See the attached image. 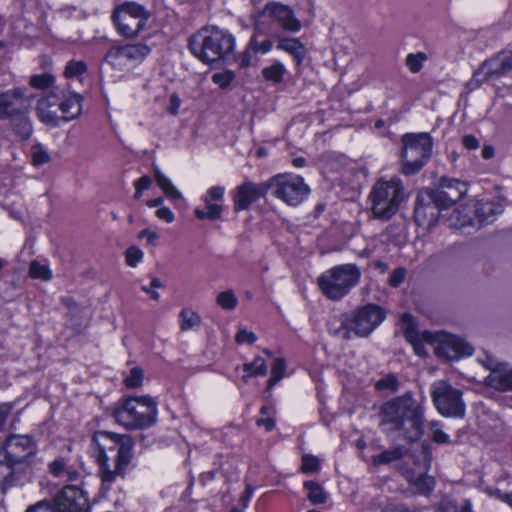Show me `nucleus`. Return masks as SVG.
I'll use <instances>...</instances> for the list:
<instances>
[{
  "label": "nucleus",
  "instance_id": "2f4dec72",
  "mask_svg": "<svg viewBox=\"0 0 512 512\" xmlns=\"http://www.w3.org/2000/svg\"><path fill=\"white\" fill-rule=\"evenodd\" d=\"M413 457L416 471H429L432 462V451L431 446L427 442L421 443L419 453Z\"/></svg>",
  "mask_w": 512,
  "mask_h": 512
},
{
  "label": "nucleus",
  "instance_id": "6ab92c4d",
  "mask_svg": "<svg viewBox=\"0 0 512 512\" xmlns=\"http://www.w3.org/2000/svg\"><path fill=\"white\" fill-rule=\"evenodd\" d=\"M271 189V182L253 183L245 181L237 187L234 195L235 211L247 210L257 199L264 197Z\"/></svg>",
  "mask_w": 512,
  "mask_h": 512
},
{
  "label": "nucleus",
  "instance_id": "7ed1b4c3",
  "mask_svg": "<svg viewBox=\"0 0 512 512\" xmlns=\"http://www.w3.org/2000/svg\"><path fill=\"white\" fill-rule=\"evenodd\" d=\"M234 37L216 27H205L189 38L192 54L204 63L234 59Z\"/></svg>",
  "mask_w": 512,
  "mask_h": 512
},
{
  "label": "nucleus",
  "instance_id": "f8f14e48",
  "mask_svg": "<svg viewBox=\"0 0 512 512\" xmlns=\"http://www.w3.org/2000/svg\"><path fill=\"white\" fill-rule=\"evenodd\" d=\"M423 337L428 342H437L435 353L439 357L447 360H457L463 356H469L473 353V347L462 338L445 334L424 332Z\"/></svg>",
  "mask_w": 512,
  "mask_h": 512
},
{
  "label": "nucleus",
  "instance_id": "f03ea898",
  "mask_svg": "<svg viewBox=\"0 0 512 512\" xmlns=\"http://www.w3.org/2000/svg\"><path fill=\"white\" fill-rule=\"evenodd\" d=\"M380 426L387 431H400L409 441H417L424 433V415L421 405L411 394L394 398L381 407Z\"/></svg>",
  "mask_w": 512,
  "mask_h": 512
},
{
  "label": "nucleus",
  "instance_id": "603ef678",
  "mask_svg": "<svg viewBox=\"0 0 512 512\" xmlns=\"http://www.w3.org/2000/svg\"><path fill=\"white\" fill-rule=\"evenodd\" d=\"M142 259L143 252L137 246H130L125 251V260L130 267H136Z\"/></svg>",
  "mask_w": 512,
  "mask_h": 512
},
{
  "label": "nucleus",
  "instance_id": "09e8293b",
  "mask_svg": "<svg viewBox=\"0 0 512 512\" xmlns=\"http://www.w3.org/2000/svg\"><path fill=\"white\" fill-rule=\"evenodd\" d=\"M399 381L394 374H388L385 377L378 380L375 384L377 390H392L398 389Z\"/></svg>",
  "mask_w": 512,
  "mask_h": 512
},
{
  "label": "nucleus",
  "instance_id": "9d476101",
  "mask_svg": "<svg viewBox=\"0 0 512 512\" xmlns=\"http://www.w3.org/2000/svg\"><path fill=\"white\" fill-rule=\"evenodd\" d=\"M11 464L30 465L37 453L35 440L29 435L14 434L7 437L1 447L0 454Z\"/></svg>",
  "mask_w": 512,
  "mask_h": 512
},
{
  "label": "nucleus",
  "instance_id": "8fccbe9b",
  "mask_svg": "<svg viewBox=\"0 0 512 512\" xmlns=\"http://www.w3.org/2000/svg\"><path fill=\"white\" fill-rule=\"evenodd\" d=\"M427 59V56L423 52H419L417 54H409L406 58V65L409 67L410 71L413 73H417L422 68V63Z\"/></svg>",
  "mask_w": 512,
  "mask_h": 512
},
{
  "label": "nucleus",
  "instance_id": "72a5a7b5",
  "mask_svg": "<svg viewBox=\"0 0 512 512\" xmlns=\"http://www.w3.org/2000/svg\"><path fill=\"white\" fill-rule=\"evenodd\" d=\"M16 464H11L5 458L0 460V485L12 486L16 482Z\"/></svg>",
  "mask_w": 512,
  "mask_h": 512
},
{
  "label": "nucleus",
  "instance_id": "13d9d810",
  "mask_svg": "<svg viewBox=\"0 0 512 512\" xmlns=\"http://www.w3.org/2000/svg\"><path fill=\"white\" fill-rule=\"evenodd\" d=\"M256 340H257V336L253 332L248 331L246 329H240L237 332L236 337H235V341L238 344L248 343V344L252 345L256 342Z\"/></svg>",
  "mask_w": 512,
  "mask_h": 512
},
{
  "label": "nucleus",
  "instance_id": "b1692460",
  "mask_svg": "<svg viewBox=\"0 0 512 512\" xmlns=\"http://www.w3.org/2000/svg\"><path fill=\"white\" fill-rule=\"evenodd\" d=\"M427 472L428 471H416V469L406 472L408 482L415 487L417 492L423 495L430 494L436 484L434 477L429 476Z\"/></svg>",
  "mask_w": 512,
  "mask_h": 512
},
{
  "label": "nucleus",
  "instance_id": "680f3d73",
  "mask_svg": "<svg viewBox=\"0 0 512 512\" xmlns=\"http://www.w3.org/2000/svg\"><path fill=\"white\" fill-rule=\"evenodd\" d=\"M462 144L467 150H476L480 147L478 139L471 134L462 137Z\"/></svg>",
  "mask_w": 512,
  "mask_h": 512
},
{
  "label": "nucleus",
  "instance_id": "423d86ee",
  "mask_svg": "<svg viewBox=\"0 0 512 512\" xmlns=\"http://www.w3.org/2000/svg\"><path fill=\"white\" fill-rule=\"evenodd\" d=\"M361 271L355 264L336 266L318 278L323 294L331 300L343 298L360 279Z\"/></svg>",
  "mask_w": 512,
  "mask_h": 512
},
{
  "label": "nucleus",
  "instance_id": "7c9ffc66",
  "mask_svg": "<svg viewBox=\"0 0 512 512\" xmlns=\"http://www.w3.org/2000/svg\"><path fill=\"white\" fill-rule=\"evenodd\" d=\"M303 486L308 491L307 498L312 504L318 505L326 503L328 498L327 493L319 483L309 480L305 481Z\"/></svg>",
  "mask_w": 512,
  "mask_h": 512
},
{
  "label": "nucleus",
  "instance_id": "79ce46f5",
  "mask_svg": "<svg viewBox=\"0 0 512 512\" xmlns=\"http://www.w3.org/2000/svg\"><path fill=\"white\" fill-rule=\"evenodd\" d=\"M181 330L186 331L200 325L201 317L194 311L183 309L180 312Z\"/></svg>",
  "mask_w": 512,
  "mask_h": 512
},
{
  "label": "nucleus",
  "instance_id": "37998d69",
  "mask_svg": "<svg viewBox=\"0 0 512 512\" xmlns=\"http://www.w3.org/2000/svg\"><path fill=\"white\" fill-rule=\"evenodd\" d=\"M29 274L32 278L42 279L44 281H48L52 278V273L49 267L36 260L31 262Z\"/></svg>",
  "mask_w": 512,
  "mask_h": 512
},
{
  "label": "nucleus",
  "instance_id": "1a4fd4ad",
  "mask_svg": "<svg viewBox=\"0 0 512 512\" xmlns=\"http://www.w3.org/2000/svg\"><path fill=\"white\" fill-rule=\"evenodd\" d=\"M385 319V311L376 304H367L358 308L353 317L337 331L343 339L350 338L353 331L359 337H367Z\"/></svg>",
  "mask_w": 512,
  "mask_h": 512
},
{
  "label": "nucleus",
  "instance_id": "f3484780",
  "mask_svg": "<svg viewBox=\"0 0 512 512\" xmlns=\"http://www.w3.org/2000/svg\"><path fill=\"white\" fill-rule=\"evenodd\" d=\"M29 103L30 99L21 88L0 93V119H10L27 114Z\"/></svg>",
  "mask_w": 512,
  "mask_h": 512
},
{
  "label": "nucleus",
  "instance_id": "412c9836",
  "mask_svg": "<svg viewBox=\"0 0 512 512\" xmlns=\"http://www.w3.org/2000/svg\"><path fill=\"white\" fill-rule=\"evenodd\" d=\"M502 212L503 206L500 203L481 200L475 205L474 218L469 219L467 222L464 221V224L481 227L492 223L495 217Z\"/></svg>",
  "mask_w": 512,
  "mask_h": 512
},
{
  "label": "nucleus",
  "instance_id": "4d7b16f0",
  "mask_svg": "<svg viewBox=\"0 0 512 512\" xmlns=\"http://www.w3.org/2000/svg\"><path fill=\"white\" fill-rule=\"evenodd\" d=\"M235 78V75L232 71H226L223 73H215L212 76V80L215 84L219 85L221 88H226Z\"/></svg>",
  "mask_w": 512,
  "mask_h": 512
},
{
  "label": "nucleus",
  "instance_id": "6e6d98bb",
  "mask_svg": "<svg viewBox=\"0 0 512 512\" xmlns=\"http://www.w3.org/2000/svg\"><path fill=\"white\" fill-rule=\"evenodd\" d=\"M49 472L55 477H61L65 475L67 470L66 461L64 458L59 457L52 461L49 466Z\"/></svg>",
  "mask_w": 512,
  "mask_h": 512
},
{
  "label": "nucleus",
  "instance_id": "e433bc0d",
  "mask_svg": "<svg viewBox=\"0 0 512 512\" xmlns=\"http://www.w3.org/2000/svg\"><path fill=\"white\" fill-rule=\"evenodd\" d=\"M285 371V360L283 358H276L272 365L271 377L267 382V388L271 389L273 386H275L285 376Z\"/></svg>",
  "mask_w": 512,
  "mask_h": 512
},
{
  "label": "nucleus",
  "instance_id": "c756f323",
  "mask_svg": "<svg viewBox=\"0 0 512 512\" xmlns=\"http://www.w3.org/2000/svg\"><path fill=\"white\" fill-rule=\"evenodd\" d=\"M154 178L158 186L169 198L172 200L182 199V194L158 168H154Z\"/></svg>",
  "mask_w": 512,
  "mask_h": 512
},
{
  "label": "nucleus",
  "instance_id": "5fc2aeb1",
  "mask_svg": "<svg viewBox=\"0 0 512 512\" xmlns=\"http://www.w3.org/2000/svg\"><path fill=\"white\" fill-rule=\"evenodd\" d=\"M272 45V42L268 39L259 42L257 33H255L250 40V48L253 50L254 53H267L271 50Z\"/></svg>",
  "mask_w": 512,
  "mask_h": 512
},
{
  "label": "nucleus",
  "instance_id": "a19ab883",
  "mask_svg": "<svg viewBox=\"0 0 512 512\" xmlns=\"http://www.w3.org/2000/svg\"><path fill=\"white\" fill-rule=\"evenodd\" d=\"M284 72V66L281 63L276 62L269 67H265L262 70V76L267 81H271L273 83H280L283 80Z\"/></svg>",
  "mask_w": 512,
  "mask_h": 512
},
{
  "label": "nucleus",
  "instance_id": "c85d7f7f",
  "mask_svg": "<svg viewBox=\"0 0 512 512\" xmlns=\"http://www.w3.org/2000/svg\"><path fill=\"white\" fill-rule=\"evenodd\" d=\"M10 119L12 120L13 131L16 135L22 140H27L31 137L33 128L27 114L18 115Z\"/></svg>",
  "mask_w": 512,
  "mask_h": 512
},
{
  "label": "nucleus",
  "instance_id": "0e129e2a",
  "mask_svg": "<svg viewBox=\"0 0 512 512\" xmlns=\"http://www.w3.org/2000/svg\"><path fill=\"white\" fill-rule=\"evenodd\" d=\"M181 105V100L180 98L178 97V95L176 93H173L171 96H170V99H169V106L167 108V111L171 114V115H177L178 114V111H179V107Z\"/></svg>",
  "mask_w": 512,
  "mask_h": 512
},
{
  "label": "nucleus",
  "instance_id": "de8ad7c7",
  "mask_svg": "<svg viewBox=\"0 0 512 512\" xmlns=\"http://www.w3.org/2000/svg\"><path fill=\"white\" fill-rule=\"evenodd\" d=\"M143 370L139 367H134L131 369L130 374L125 379V385L128 388H138L142 385L143 382Z\"/></svg>",
  "mask_w": 512,
  "mask_h": 512
},
{
  "label": "nucleus",
  "instance_id": "cd10ccee",
  "mask_svg": "<svg viewBox=\"0 0 512 512\" xmlns=\"http://www.w3.org/2000/svg\"><path fill=\"white\" fill-rule=\"evenodd\" d=\"M150 49L144 44L124 45L116 49V55L127 59H141L148 55Z\"/></svg>",
  "mask_w": 512,
  "mask_h": 512
},
{
  "label": "nucleus",
  "instance_id": "4468645a",
  "mask_svg": "<svg viewBox=\"0 0 512 512\" xmlns=\"http://www.w3.org/2000/svg\"><path fill=\"white\" fill-rule=\"evenodd\" d=\"M56 512H89L90 505L86 493L77 485H66L52 502Z\"/></svg>",
  "mask_w": 512,
  "mask_h": 512
},
{
  "label": "nucleus",
  "instance_id": "e2e57ef3",
  "mask_svg": "<svg viewBox=\"0 0 512 512\" xmlns=\"http://www.w3.org/2000/svg\"><path fill=\"white\" fill-rule=\"evenodd\" d=\"M156 216L167 223H171L175 219L174 213L168 207H160L156 211Z\"/></svg>",
  "mask_w": 512,
  "mask_h": 512
},
{
  "label": "nucleus",
  "instance_id": "f704fd0d",
  "mask_svg": "<svg viewBox=\"0 0 512 512\" xmlns=\"http://www.w3.org/2000/svg\"><path fill=\"white\" fill-rule=\"evenodd\" d=\"M114 13L128 14L130 16H133V18L143 20L144 24H146V21L149 17V14L145 10V8L142 5L137 4L135 2L124 3L119 8H117Z\"/></svg>",
  "mask_w": 512,
  "mask_h": 512
},
{
  "label": "nucleus",
  "instance_id": "864d4df0",
  "mask_svg": "<svg viewBox=\"0 0 512 512\" xmlns=\"http://www.w3.org/2000/svg\"><path fill=\"white\" fill-rule=\"evenodd\" d=\"M320 468V463L317 457L312 455H304L302 457V465L301 470L304 473H313L317 472Z\"/></svg>",
  "mask_w": 512,
  "mask_h": 512
},
{
  "label": "nucleus",
  "instance_id": "9b49d317",
  "mask_svg": "<svg viewBox=\"0 0 512 512\" xmlns=\"http://www.w3.org/2000/svg\"><path fill=\"white\" fill-rule=\"evenodd\" d=\"M268 182H271L274 195L289 205L299 204L310 191L300 176L280 174Z\"/></svg>",
  "mask_w": 512,
  "mask_h": 512
},
{
  "label": "nucleus",
  "instance_id": "338daca9",
  "mask_svg": "<svg viewBox=\"0 0 512 512\" xmlns=\"http://www.w3.org/2000/svg\"><path fill=\"white\" fill-rule=\"evenodd\" d=\"M223 194H224L223 187L214 186L207 191V196L205 198H207L209 201L210 200H219L223 197Z\"/></svg>",
  "mask_w": 512,
  "mask_h": 512
},
{
  "label": "nucleus",
  "instance_id": "c03bdc74",
  "mask_svg": "<svg viewBox=\"0 0 512 512\" xmlns=\"http://www.w3.org/2000/svg\"><path fill=\"white\" fill-rule=\"evenodd\" d=\"M31 150L32 164L34 166H40L50 161V155L41 144L33 145Z\"/></svg>",
  "mask_w": 512,
  "mask_h": 512
},
{
  "label": "nucleus",
  "instance_id": "4c0bfd02",
  "mask_svg": "<svg viewBox=\"0 0 512 512\" xmlns=\"http://www.w3.org/2000/svg\"><path fill=\"white\" fill-rule=\"evenodd\" d=\"M405 337L412 344L414 352L418 356L422 358L428 356V352L425 348L424 343L420 339H418L417 332L412 326L408 325V327L406 328Z\"/></svg>",
  "mask_w": 512,
  "mask_h": 512
},
{
  "label": "nucleus",
  "instance_id": "393cba45",
  "mask_svg": "<svg viewBox=\"0 0 512 512\" xmlns=\"http://www.w3.org/2000/svg\"><path fill=\"white\" fill-rule=\"evenodd\" d=\"M82 96L79 94H73L65 101L59 103L60 110L63 116L60 118L63 121H70L77 118L82 112Z\"/></svg>",
  "mask_w": 512,
  "mask_h": 512
},
{
  "label": "nucleus",
  "instance_id": "a211bd4d",
  "mask_svg": "<svg viewBox=\"0 0 512 512\" xmlns=\"http://www.w3.org/2000/svg\"><path fill=\"white\" fill-rule=\"evenodd\" d=\"M484 365L490 370L485 378L487 386L498 391H512V367L506 362H497L487 357Z\"/></svg>",
  "mask_w": 512,
  "mask_h": 512
},
{
  "label": "nucleus",
  "instance_id": "dca6fc26",
  "mask_svg": "<svg viewBox=\"0 0 512 512\" xmlns=\"http://www.w3.org/2000/svg\"><path fill=\"white\" fill-rule=\"evenodd\" d=\"M429 190L432 191L438 204L447 209L466 195L468 187L463 181L442 177L439 185L434 189L429 188Z\"/></svg>",
  "mask_w": 512,
  "mask_h": 512
},
{
  "label": "nucleus",
  "instance_id": "69168bd1",
  "mask_svg": "<svg viewBox=\"0 0 512 512\" xmlns=\"http://www.w3.org/2000/svg\"><path fill=\"white\" fill-rule=\"evenodd\" d=\"M256 53L253 52V50L250 48V44L248 45L247 49L243 52V54L240 57V67H248L252 65V58Z\"/></svg>",
  "mask_w": 512,
  "mask_h": 512
},
{
  "label": "nucleus",
  "instance_id": "bf43d9fd",
  "mask_svg": "<svg viewBox=\"0 0 512 512\" xmlns=\"http://www.w3.org/2000/svg\"><path fill=\"white\" fill-rule=\"evenodd\" d=\"M406 277V269L399 267L395 269L389 277V285L392 287H398L404 281Z\"/></svg>",
  "mask_w": 512,
  "mask_h": 512
},
{
  "label": "nucleus",
  "instance_id": "4be33fe9",
  "mask_svg": "<svg viewBox=\"0 0 512 512\" xmlns=\"http://www.w3.org/2000/svg\"><path fill=\"white\" fill-rule=\"evenodd\" d=\"M59 104V98L51 93L41 98L37 103V115L45 125L56 127L59 125L60 117L57 115L55 107Z\"/></svg>",
  "mask_w": 512,
  "mask_h": 512
},
{
  "label": "nucleus",
  "instance_id": "2eb2a0df",
  "mask_svg": "<svg viewBox=\"0 0 512 512\" xmlns=\"http://www.w3.org/2000/svg\"><path fill=\"white\" fill-rule=\"evenodd\" d=\"M444 209L442 205L438 204L432 191L427 189L421 190L415 202L414 219L419 226H433L440 216V211Z\"/></svg>",
  "mask_w": 512,
  "mask_h": 512
},
{
  "label": "nucleus",
  "instance_id": "aec40b11",
  "mask_svg": "<svg viewBox=\"0 0 512 512\" xmlns=\"http://www.w3.org/2000/svg\"><path fill=\"white\" fill-rule=\"evenodd\" d=\"M264 11L275 18L281 27L290 32H298L301 29V22L295 17L289 6L280 3H269Z\"/></svg>",
  "mask_w": 512,
  "mask_h": 512
},
{
  "label": "nucleus",
  "instance_id": "0eeeda50",
  "mask_svg": "<svg viewBox=\"0 0 512 512\" xmlns=\"http://www.w3.org/2000/svg\"><path fill=\"white\" fill-rule=\"evenodd\" d=\"M372 212L376 218L390 219L398 211L404 198V188L399 179L378 181L370 193Z\"/></svg>",
  "mask_w": 512,
  "mask_h": 512
},
{
  "label": "nucleus",
  "instance_id": "58836bf2",
  "mask_svg": "<svg viewBox=\"0 0 512 512\" xmlns=\"http://www.w3.org/2000/svg\"><path fill=\"white\" fill-rule=\"evenodd\" d=\"M437 512H473L471 502L465 500L461 507L458 506L457 502L451 499L443 500L437 509Z\"/></svg>",
  "mask_w": 512,
  "mask_h": 512
},
{
  "label": "nucleus",
  "instance_id": "3c124183",
  "mask_svg": "<svg viewBox=\"0 0 512 512\" xmlns=\"http://www.w3.org/2000/svg\"><path fill=\"white\" fill-rule=\"evenodd\" d=\"M429 427L432 432V439L438 444H446L449 442V437L441 429V424L438 421L429 422Z\"/></svg>",
  "mask_w": 512,
  "mask_h": 512
},
{
  "label": "nucleus",
  "instance_id": "a878e982",
  "mask_svg": "<svg viewBox=\"0 0 512 512\" xmlns=\"http://www.w3.org/2000/svg\"><path fill=\"white\" fill-rule=\"evenodd\" d=\"M278 48L292 54L297 65H300L305 58V48L298 39H281Z\"/></svg>",
  "mask_w": 512,
  "mask_h": 512
},
{
  "label": "nucleus",
  "instance_id": "ea45409f",
  "mask_svg": "<svg viewBox=\"0 0 512 512\" xmlns=\"http://www.w3.org/2000/svg\"><path fill=\"white\" fill-rule=\"evenodd\" d=\"M216 303L225 310H234L238 305V298L233 290L228 289L220 292L216 297Z\"/></svg>",
  "mask_w": 512,
  "mask_h": 512
},
{
  "label": "nucleus",
  "instance_id": "5701e85b",
  "mask_svg": "<svg viewBox=\"0 0 512 512\" xmlns=\"http://www.w3.org/2000/svg\"><path fill=\"white\" fill-rule=\"evenodd\" d=\"M113 21L118 31L126 37H135L144 28V21L128 14L113 13Z\"/></svg>",
  "mask_w": 512,
  "mask_h": 512
},
{
  "label": "nucleus",
  "instance_id": "473e14b6",
  "mask_svg": "<svg viewBox=\"0 0 512 512\" xmlns=\"http://www.w3.org/2000/svg\"><path fill=\"white\" fill-rule=\"evenodd\" d=\"M243 370L246 375L242 377V380L246 383L251 376H264L267 373V365L265 360L258 356L252 362L245 363Z\"/></svg>",
  "mask_w": 512,
  "mask_h": 512
},
{
  "label": "nucleus",
  "instance_id": "bb28decb",
  "mask_svg": "<svg viewBox=\"0 0 512 512\" xmlns=\"http://www.w3.org/2000/svg\"><path fill=\"white\" fill-rule=\"evenodd\" d=\"M406 449L402 446L394 447L390 450H385L378 455L372 457V463L378 467L380 465H387L392 462L400 460L405 455Z\"/></svg>",
  "mask_w": 512,
  "mask_h": 512
},
{
  "label": "nucleus",
  "instance_id": "6e6552de",
  "mask_svg": "<svg viewBox=\"0 0 512 512\" xmlns=\"http://www.w3.org/2000/svg\"><path fill=\"white\" fill-rule=\"evenodd\" d=\"M512 78V50H504L485 60L473 73L467 83L470 90L487 81H500Z\"/></svg>",
  "mask_w": 512,
  "mask_h": 512
},
{
  "label": "nucleus",
  "instance_id": "20e7f679",
  "mask_svg": "<svg viewBox=\"0 0 512 512\" xmlns=\"http://www.w3.org/2000/svg\"><path fill=\"white\" fill-rule=\"evenodd\" d=\"M115 420L128 429H144L157 421V403L150 396L129 397L115 409Z\"/></svg>",
  "mask_w": 512,
  "mask_h": 512
},
{
  "label": "nucleus",
  "instance_id": "774afa93",
  "mask_svg": "<svg viewBox=\"0 0 512 512\" xmlns=\"http://www.w3.org/2000/svg\"><path fill=\"white\" fill-rule=\"evenodd\" d=\"M139 238H147L148 244L155 245L156 240L159 238L158 234L150 229H143L139 235Z\"/></svg>",
  "mask_w": 512,
  "mask_h": 512
},
{
  "label": "nucleus",
  "instance_id": "c9c22d12",
  "mask_svg": "<svg viewBox=\"0 0 512 512\" xmlns=\"http://www.w3.org/2000/svg\"><path fill=\"white\" fill-rule=\"evenodd\" d=\"M204 201L207 203V207L205 209H195L194 213L195 216L202 220V219H210V220H217L220 218L222 213V206L219 204H212L209 202L207 198L204 199Z\"/></svg>",
  "mask_w": 512,
  "mask_h": 512
},
{
  "label": "nucleus",
  "instance_id": "ddd939ff",
  "mask_svg": "<svg viewBox=\"0 0 512 512\" xmlns=\"http://www.w3.org/2000/svg\"><path fill=\"white\" fill-rule=\"evenodd\" d=\"M462 392L445 382L435 385L432 397L437 410L444 416L463 417L465 404L462 401Z\"/></svg>",
  "mask_w": 512,
  "mask_h": 512
},
{
  "label": "nucleus",
  "instance_id": "39448f33",
  "mask_svg": "<svg viewBox=\"0 0 512 512\" xmlns=\"http://www.w3.org/2000/svg\"><path fill=\"white\" fill-rule=\"evenodd\" d=\"M401 171L404 175L417 174L429 161L433 140L429 133H406L401 137Z\"/></svg>",
  "mask_w": 512,
  "mask_h": 512
},
{
  "label": "nucleus",
  "instance_id": "f257e3e1",
  "mask_svg": "<svg viewBox=\"0 0 512 512\" xmlns=\"http://www.w3.org/2000/svg\"><path fill=\"white\" fill-rule=\"evenodd\" d=\"M95 458L100 468L103 485L111 484L116 477L124 476L133 457L134 441L130 435L97 431L92 437Z\"/></svg>",
  "mask_w": 512,
  "mask_h": 512
},
{
  "label": "nucleus",
  "instance_id": "a18cd8bd",
  "mask_svg": "<svg viewBox=\"0 0 512 512\" xmlns=\"http://www.w3.org/2000/svg\"><path fill=\"white\" fill-rule=\"evenodd\" d=\"M87 71V65L84 61L71 60L67 63L64 75L67 78H73L84 74Z\"/></svg>",
  "mask_w": 512,
  "mask_h": 512
},
{
  "label": "nucleus",
  "instance_id": "49530a36",
  "mask_svg": "<svg viewBox=\"0 0 512 512\" xmlns=\"http://www.w3.org/2000/svg\"><path fill=\"white\" fill-rule=\"evenodd\" d=\"M54 82V77L51 74L43 73L41 75H33L30 77L29 84L35 89L49 88Z\"/></svg>",
  "mask_w": 512,
  "mask_h": 512
},
{
  "label": "nucleus",
  "instance_id": "052dcab7",
  "mask_svg": "<svg viewBox=\"0 0 512 512\" xmlns=\"http://www.w3.org/2000/svg\"><path fill=\"white\" fill-rule=\"evenodd\" d=\"M26 512H56L51 501L42 500L38 503L31 505Z\"/></svg>",
  "mask_w": 512,
  "mask_h": 512
}]
</instances>
